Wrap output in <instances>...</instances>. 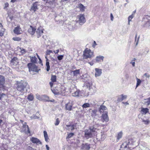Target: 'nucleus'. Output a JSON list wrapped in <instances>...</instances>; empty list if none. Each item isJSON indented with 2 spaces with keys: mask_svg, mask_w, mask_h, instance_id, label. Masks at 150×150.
<instances>
[{
  "mask_svg": "<svg viewBox=\"0 0 150 150\" xmlns=\"http://www.w3.org/2000/svg\"><path fill=\"white\" fill-rule=\"evenodd\" d=\"M122 100H123L122 98V96L121 95L120 96H119L118 98V99L117 100V101L118 102H121Z\"/></svg>",
  "mask_w": 150,
  "mask_h": 150,
  "instance_id": "45",
  "label": "nucleus"
},
{
  "mask_svg": "<svg viewBox=\"0 0 150 150\" xmlns=\"http://www.w3.org/2000/svg\"><path fill=\"white\" fill-rule=\"evenodd\" d=\"M141 112L142 114H146L149 112V109L147 108H142Z\"/></svg>",
  "mask_w": 150,
  "mask_h": 150,
  "instance_id": "25",
  "label": "nucleus"
},
{
  "mask_svg": "<svg viewBox=\"0 0 150 150\" xmlns=\"http://www.w3.org/2000/svg\"><path fill=\"white\" fill-rule=\"evenodd\" d=\"M23 127L24 131L25 132V133H30V131L29 130V129L28 126V127H24V126H23Z\"/></svg>",
  "mask_w": 150,
  "mask_h": 150,
  "instance_id": "30",
  "label": "nucleus"
},
{
  "mask_svg": "<svg viewBox=\"0 0 150 150\" xmlns=\"http://www.w3.org/2000/svg\"><path fill=\"white\" fill-rule=\"evenodd\" d=\"M72 96H79V92L76 91L72 93Z\"/></svg>",
  "mask_w": 150,
  "mask_h": 150,
  "instance_id": "40",
  "label": "nucleus"
},
{
  "mask_svg": "<svg viewBox=\"0 0 150 150\" xmlns=\"http://www.w3.org/2000/svg\"><path fill=\"white\" fill-rule=\"evenodd\" d=\"M36 98L39 100H41L42 99L40 97V95L38 94L36 95Z\"/></svg>",
  "mask_w": 150,
  "mask_h": 150,
  "instance_id": "46",
  "label": "nucleus"
},
{
  "mask_svg": "<svg viewBox=\"0 0 150 150\" xmlns=\"http://www.w3.org/2000/svg\"><path fill=\"white\" fill-rule=\"evenodd\" d=\"M134 14H132V15L129 16L128 17V24H129L130 21H131L132 19L134 17Z\"/></svg>",
  "mask_w": 150,
  "mask_h": 150,
  "instance_id": "36",
  "label": "nucleus"
},
{
  "mask_svg": "<svg viewBox=\"0 0 150 150\" xmlns=\"http://www.w3.org/2000/svg\"><path fill=\"white\" fill-rule=\"evenodd\" d=\"M38 2L36 1L34 3L32 6H31V7L30 9V11H33L34 12H35L38 9Z\"/></svg>",
  "mask_w": 150,
  "mask_h": 150,
  "instance_id": "11",
  "label": "nucleus"
},
{
  "mask_svg": "<svg viewBox=\"0 0 150 150\" xmlns=\"http://www.w3.org/2000/svg\"><path fill=\"white\" fill-rule=\"evenodd\" d=\"M121 96L123 100L126 99L127 98V96L126 95H123V94H122Z\"/></svg>",
  "mask_w": 150,
  "mask_h": 150,
  "instance_id": "53",
  "label": "nucleus"
},
{
  "mask_svg": "<svg viewBox=\"0 0 150 150\" xmlns=\"http://www.w3.org/2000/svg\"><path fill=\"white\" fill-rule=\"evenodd\" d=\"M28 67L29 69V71H34L35 72H38L36 65L32 63H30L28 64Z\"/></svg>",
  "mask_w": 150,
  "mask_h": 150,
  "instance_id": "5",
  "label": "nucleus"
},
{
  "mask_svg": "<svg viewBox=\"0 0 150 150\" xmlns=\"http://www.w3.org/2000/svg\"><path fill=\"white\" fill-rule=\"evenodd\" d=\"M59 123V118H57L56 119L55 125H57Z\"/></svg>",
  "mask_w": 150,
  "mask_h": 150,
  "instance_id": "50",
  "label": "nucleus"
},
{
  "mask_svg": "<svg viewBox=\"0 0 150 150\" xmlns=\"http://www.w3.org/2000/svg\"><path fill=\"white\" fill-rule=\"evenodd\" d=\"M21 53L22 54H24L25 52H26V50H25L24 49H21Z\"/></svg>",
  "mask_w": 150,
  "mask_h": 150,
  "instance_id": "49",
  "label": "nucleus"
},
{
  "mask_svg": "<svg viewBox=\"0 0 150 150\" xmlns=\"http://www.w3.org/2000/svg\"><path fill=\"white\" fill-rule=\"evenodd\" d=\"M98 112V111L97 110H94V116H96L97 114L96 113V112Z\"/></svg>",
  "mask_w": 150,
  "mask_h": 150,
  "instance_id": "60",
  "label": "nucleus"
},
{
  "mask_svg": "<svg viewBox=\"0 0 150 150\" xmlns=\"http://www.w3.org/2000/svg\"><path fill=\"white\" fill-rule=\"evenodd\" d=\"M57 77L55 75H52L51 78V82H50V85L52 88L53 85V83L56 81Z\"/></svg>",
  "mask_w": 150,
  "mask_h": 150,
  "instance_id": "15",
  "label": "nucleus"
},
{
  "mask_svg": "<svg viewBox=\"0 0 150 150\" xmlns=\"http://www.w3.org/2000/svg\"><path fill=\"white\" fill-rule=\"evenodd\" d=\"M36 31L37 36L38 38H39L42 35L43 33V28L42 27H40Z\"/></svg>",
  "mask_w": 150,
  "mask_h": 150,
  "instance_id": "8",
  "label": "nucleus"
},
{
  "mask_svg": "<svg viewBox=\"0 0 150 150\" xmlns=\"http://www.w3.org/2000/svg\"><path fill=\"white\" fill-rule=\"evenodd\" d=\"M28 99L29 100L32 101L34 99V97L33 95L30 94L28 95Z\"/></svg>",
  "mask_w": 150,
  "mask_h": 150,
  "instance_id": "38",
  "label": "nucleus"
},
{
  "mask_svg": "<svg viewBox=\"0 0 150 150\" xmlns=\"http://www.w3.org/2000/svg\"><path fill=\"white\" fill-rule=\"evenodd\" d=\"M46 147L47 150H49L50 147L48 146L47 145H46Z\"/></svg>",
  "mask_w": 150,
  "mask_h": 150,
  "instance_id": "62",
  "label": "nucleus"
},
{
  "mask_svg": "<svg viewBox=\"0 0 150 150\" xmlns=\"http://www.w3.org/2000/svg\"><path fill=\"white\" fill-rule=\"evenodd\" d=\"M110 18H111V20L112 21H113V15H112V13H111L110 14Z\"/></svg>",
  "mask_w": 150,
  "mask_h": 150,
  "instance_id": "55",
  "label": "nucleus"
},
{
  "mask_svg": "<svg viewBox=\"0 0 150 150\" xmlns=\"http://www.w3.org/2000/svg\"><path fill=\"white\" fill-rule=\"evenodd\" d=\"M134 139H129L127 141L125 142L122 144V146H124V148H126L127 147V145L129 144H134Z\"/></svg>",
  "mask_w": 150,
  "mask_h": 150,
  "instance_id": "9",
  "label": "nucleus"
},
{
  "mask_svg": "<svg viewBox=\"0 0 150 150\" xmlns=\"http://www.w3.org/2000/svg\"><path fill=\"white\" fill-rule=\"evenodd\" d=\"M139 38H140V37L139 36L138 37V38L137 39V42L136 43V45H138V42H139Z\"/></svg>",
  "mask_w": 150,
  "mask_h": 150,
  "instance_id": "61",
  "label": "nucleus"
},
{
  "mask_svg": "<svg viewBox=\"0 0 150 150\" xmlns=\"http://www.w3.org/2000/svg\"><path fill=\"white\" fill-rule=\"evenodd\" d=\"M73 105L71 103L69 102L65 105V108L66 110L71 111V110Z\"/></svg>",
  "mask_w": 150,
  "mask_h": 150,
  "instance_id": "17",
  "label": "nucleus"
},
{
  "mask_svg": "<svg viewBox=\"0 0 150 150\" xmlns=\"http://www.w3.org/2000/svg\"><path fill=\"white\" fill-rule=\"evenodd\" d=\"M107 111V109L105 106L100 105L99 108L98 112H99L100 113H104V112Z\"/></svg>",
  "mask_w": 150,
  "mask_h": 150,
  "instance_id": "13",
  "label": "nucleus"
},
{
  "mask_svg": "<svg viewBox=\"0 0 150 150\" xmlns=\"http://www.w3.org/2000/svg\"><path fill=\"white\" fill-rule=\"evenodd\" d=\"M9 4L8 3H6L5 4L4 8L5 9L8 6Z\"/></svg>",
  "mask_w": 150,
  "mask_h": 150,
  "instance_id": "52",
  "label": "nucleus"
},
{
  "mask_svg": "<svg viewBox=\"0 0 150 150\" xmlns=\"http://www.w3.org/2000/svg\"><path fill=\"white\" fill-rule=\"evenodd\" d=\"M16 86L17 90L21 93H23L25 90H26V91H27V90L26 88L29 87L28 83L22 80H21L20 81H17Z\"/></svg>",
  "mask_w": 150,
  "mask_h": 150,
  "instance_id": "2",
  "label": "nucleus"
},
{
  "mask_svg": "<svg viewBox=\"0 0 150 150\" xmlns=\"http://www.w3.org/2000/svg\"><path fill=\"white\" fill-rule=\"evenodd\" d=\"M38 114H39V112H37L36 113V115H33L31 116L30 117L31 119H38L39 118V115H38Z\"/></svg>",
  "mask_w": 150,
  "mask_h": 150,
  "instance_id": "24",
  "label": "nucleus"
},
{
  "mask_svg": "<svg viewBox=\"0 0 150 150\" xmlns=\"http://www.w3.org/2000/svg\"><path fill=\"white\" fill-rule=\"evenodd\" d=\"M52 50H47L46 53V55H49L51 53H52Z\"/></svg>",
  "mask_w": 150,
  "mask_h": 150,
  "instance_id": "47",
  "label": "nucleus"
},
{
  "mask_svg": "<svg viewBox=\"0 0 150 150\" xmlns=\"http://www.w3.org/2000/svg\"><path fill=\"white\" fill-rule=\"evenodd\" d=\"M59 52V50H57L55 51H54V52L55 53V54H57L58 52Z\"/></svg>",
  "mask_w": 150,
  "mask_h": 150,
  "instance_id": "59",
  "label": "nucleus"
},
{
  "mask_svg": "<svg viewBox=\"0 0 150 150\" xmlns=\"http://www.w3.org/2000/svg\"><path fill=\"white\" fill-rule=\"evenodd\" d=\"M122 132H119L117 136V139L118 140H119L122 137Z\"/></svg>",
  "mask_w": 150,
  "mask_h": 150,
  "instance_id": "34",
  "label": "nucleus"
},
{
  "mask_svg": "<svg viewBox=\"0 0 150 150\" xmlns=\"http://www.w3.org/2000/svg\"><path fill=\"white\" fill-rule=\"evenodd\" d=\"M95 76L97 77L101 76L102 74V69H100L96 68L95 69Z\"/></svg>",
  "mask_w": 150,
  "mask_h": 150,
  "instance_id": "14",
  "label": "nucleus"
},
{
  "mask_svg": "<svg viewBox=\"0 0 150 150\" xmlns=\"http://www.w3.org/2000/svg\"><path fill=\"white\" fill-rule=\"evenodd\" d=\"M45 58L46 59V65L47 67V69L46 70L47 71H48L50 70V66L49 64V62L48 59L47 58L46 55L45 56Z\"/></svg>",
  "mask_w": 150,
  "mask_h": 150,
  "instance_id": "20",
  "label": "nucleus"
},
{
  "mask_svg": "<svg viewBox=\"0 0 150 150\" xmlns=\"http://www.w3.org/2000/svg\"><path fill=\"white\" fill-rule=\"evenodd\" d=\"M5 29L3 27L2 24L0 23V36H2L4 35Z\"/></svg>",
  "mask_w": 150,
  "mask_h": 150,
  "instance_id": "23",
  "label": "nucleus"
},
{
  "mask_svg": "<svg viewBox=\"0 0 150 150\" xmlns=\"http://www.w3.org/2000/svg\"><path fill=\"white\" fill-rule=\"evenodd\" d=\"M104 58V57L100 55L96 57L95 60L97 62H101L103 61Z\"/></svg>",
  "mask_w": 150,
  "mask_h": 150,
  "instance_id": "21",
  "label": "nucleus"
},
{
  "mask_svg": "<svg viewBox=\"0 0 150 150\" xmlns=\"http://www.w3.org/2000/svg\"><path fill=\"white\" fill-rule=\"evenodd\" d=\"M90 106V105L88 103H85L83 104L82 105V107L83 108H86L89 107Z\"/></svg>",
  "mask_w": 150,
  "mask_h": 150,
  "instance_id": "41",
  "label": "nucleus"
},
{
  "mask_svg": "<svg viewBox=\"0 0 150 150\" xmlns=\"http://www.w3.org/2000/svg\"><path fill=\"white\" fill-rule=\"evenodd\" d=\"M14 33L17 35H19L21 34L22 31L19 26H17L15 27L13 30Z\"/></svg>",
  "mask_w": 150,
  "mask_h": 150,
  "instance_id": "12",
  "label": "nucleus"
},
{
  "mask_svg": "<svg viewBox=\"0 0 150 150\" xmlns=\"http://www.w3.org/2000/svg\"><path fill=\"white\" fill-rule=\"evenodd\" d=\"M108 112L107 111H105L104 112V113H103L101 116V121L100 120H97L96 121V123L94 125V129H96V128H95V127L96 128L100 127V126L102 125V123H101V121L104 122V121L106 122H108L109 120V118L108 115ZM96 131L94 130V134H96L95 132ZM96 135L94 134V136Z\"/></svg>",
  "mask_w": 150,
  "mask_h": 150,
  "instance_id": "1",
  "label": "nucleus"
},
{
  "mask_svg": "<svg viewBox=\"0 0 150 150\" xmlns=\"http://www.w3.org/2000/svg\"><path fill=\"white\" fill-rule=\"evenodd\" d=\"M137 83L136 84V88H137V87L141 83V81L139 79L137 78Z\"/></svg>",
  "mask_w": 150,
  "mask_h": 150,
  "instance_id": "39",
  "label": "nucleus"
},
{
  "mask_svg": "<svg viewBox=\"0 0 150 150\" xmlns=\"http://www.w3.org/2000/svg\"><path fill=\"white\" fill-rule=\"evenodd\" d=\"M78 17L79 18L78 21L80 25H82L85 22L86 19L84 15L80 14L78 16Z\"/></svg>",
  "mask_w": 150,
  "mask_h": 150,
  "instance_id": "7",
  "label": "nucleus"
},
{
  "mask_svg": "<svg viewBox=\"0 0 150 150\" xmlns=\"http://www.w3.org/2000/svg\"><path fill=\"white\" fill-rule=\"evenodd\" d=\"M48 3L50 4H53L54 3V2L53 1V0H52V1H49Z\"/></svg>",
  "mask_w": 150,
  "mask_h": 150,
  "instance_id": "56",
  "label": "nucleus"
},
{
  "mask_svg": "<svg viewBox=\"0 0 150 150\" xmlns=\"http://www.w3.org/2000/svg\"><path fill=\"white\" fill-rule=\"evenodd\" d=\"M5 94L4 93L1 94L0 93V100L1 99V98L3 96H5Z\"/></svg>",
  "mask_w": 150,
  "mask_h": 150,
  "instance_id": "54",
  "label": "nucleus"
},
{
  "mask_svg": "<svg viewBox=\"0 0 150 150\" xmlns=\"http://www.w3.org/2000/svg\"><path fill=\"white\" fill-rule=\"evenodd\" d=\"M122 103H123L124 104H125L126 105H129V103H128L127 102H123Z\"/></svg>",
  "mask_w": 150,
  "mask_h": 150,
  "instance_id": "63",
  "label": "nucleus"
},
{
  "mask_svg": "<svg viewBox=\"0 0 150 150\" xmlns=\"http://www.w3.org/2000/svg\"><path fill=\"white\" fill-rule=\"evenodd\" d=\"M18 58L16 57H14L11 60V64L14 65H16L18 64Z\"/></svg>",
  "mask_w": 150,
  "mask_h": 150,
  "instance_id": "19",
  "label": "nucleus"
},
{
  "mask_svg": "<svg viewBox=\"0 0 150 150\" xmlns=\"http://www.w3.org/2000/svg\"><path fill=\"white\" fill-rule=\"evenodd\" d=\"M23 126H24V127H28V125H26V122H24L23 124Z\"/></svg>",
  "mask_w": 150,
  "mask_h": 150,
  "instance_id": "57",
  "label": "nucleus"
},
{
  "mask_svg": "<svg viewBox=\"0 0 150 150\" xmlns=\"http://www.w3.org/2000/svg\"><path fill=\"white\" fill-rule=\"evenodd\" d=\"M79 8L80 9V11H84L85 9V7L81 4H80L79 5Z\"/></svg>",
  "mask_w": 150,
  "mask_h": 150,
  "instance_id": "31",
  "label": "nucleus"
},
{
  "mask_svg": "<svg viewBox=\"0 0 150 150\" xmlns=\"http://www.w3.org/2000/svg\"><path fill=\"white\" fill-rule=\"evenodd\" d=\"M61 88H59L58 90H57L56 89H51L52 91V92L55 94L56 95H58L59 94H60L61 93L60 91Z\"/></svg>",
  "mask_w": 150,
  "mask_h": 150,
  "instance_id": "22",
  "label": "nucleus"
},
{
  "mask_svg": "<svg viewBox=\"0 0 150 150\" xmlns=\"http://www.w3.org/2000/svg\"><path fill=\"white\" fill-rule=\"evenodd\" d=\"M93 127L92 128H90L89 129H85L83 132L84 133L85 137L87 139L91 138L92 136V132L94 131L93 130Z\"/></svg>",
  "mask_w": 150,
  "mask_h": 150,
  "instance_id": "4",
  "label": "nucleus"
},
{
  "mask_svg": "<svg viewBox=\"0 0 150 150\" xmlns=\"http://www.w3.org/2000/svg\"><path fill=\"white\" fill-rule=\"evenodd\" d=\"M81 148L84 150H89L90 147L88 145L86 144L83 145Z\"/></svg>",
  "mask_w": 150,
  "mask_h": 150,
  "instance_id": "27",
  "label": "nucleus"
},
{
  "mask_svg": "<svg viewBox=\"0 0 150 150\" xmlns=\"http://www.w3.org/2000/svg\"><path fill=\"white\" fill-rule=\"evenodd\" d=\"M76 126L75 125H67L65 129L69 130L71 131L76 128Z\"/></svg>",
  "mask_w": 150,
  "mask_h": 150,
  "instance_id": "16",
  "label": "nucleus"
},
{
  "mask_svg": "<svg viewBox=\"0 0 150 150\" xmlns=\"http://www.w3.org/2000/svg\"><path fill=\"white\" fill-rule=\"evenodd\" d=\"M31 62L33 63H36L37 62V58L35 56L31 57L30 56Z\"/></svg>",
  "mask_w": 150,
  "mask_h": 150,
  "instance_id": "26",
  "label": "nucleus"
},
{
  "mask_svg": "<svg viewBox=\"0 0 150 150\" xmlns=\"http://www.w3.org/2000/svg\"><path fill=\"white\" fill-rule=\"evenodd\" d=\"M36 28L32 26H30L28 30V32L32 36L36 32Z\"/></svg>",
  "mask_w": 150,
  "mask_h": 150,
  "instance_id": "10",
  "label": "nucleus"
},
{
  "mask_svg": "<svg viewBox=\"0 0 150 150\" xmlns=\"http://www.w3.org/2000/svg\"><path fill=\"white\" fill-rule=\"evenodd\" d=\"M44 135L45 139V140L46 142H48L49 139V137L46 131H44L43 132Z\"/></svg>",
  "mask_w": 150,
  "mask_h": 150,
  "instance_id": "28",
  "label": "nucleus"
},
{
  "mask_svg": "<svg viewBox=\"0 0 150 150\" xmlns=\"http://www.w3.org/2000/svg\"><path fill=\"white\" fill-rule=\"evenodd\" d=\"M144 76L146 78H149L150 77V75L147 73H145L144 74Z\"/></svg>",
  "mask_w": 150,
  "mask_h": 150,
  "instance_id": "51",
  "label": "nucleus"
},
{
  "mask_svg": "<svg viewBox=\"0 0 150 150\" xmlns=\"http://www.w3.org/2000/svg\"><path fill=\"white\" fill-rule=\"evenodd\" d=\"M4 77L2 76H0V85H3L4 83Z\"/></svg>",
  "mask_w": 150,
  "mask_h": 150,
  "instance_id": "29",
  "label": "nucleus"
},
{
  "mask_svg": "<svg viewBox=\"0 0 150 150\" xmlns=\"http://www.w3.org/2000/svg\"><path fill=\"white\" fill-rule=\"evenodd\" d=\"M145 21L146 23L144 24L145 25L146 27H149L150 26V20L146 19Z\"/></svg>",
  "mask_w": 150,
  "mask_h": 150,
  "instance_id": "33",
  "label": "nucleus"
},
{
  "mask_svg": "<svg viewBox=\"0 0 150 150\" xmlns=\"http://www.w3.org/2000/svg\"><path fill=\"white\" fill-rule=\"evenodd\" d=\"M142 122L145 125H148L149 123V121L148 120H142Z\"/></svg>",
  "mask_w": 150,
  "mask_h": 150,
  "instance_id": "48",
  "label": "nucleus"
},
{
  "mask_svg": "<svg viewBox=\"0 0 150 150\" xmlns=\"http://www.w3.org/2000/svg\"><path fill=\"white\" fill-rule=\"evenodd\" d=\"M92 55V53L91 51L90 50L86 48L83 51V59H87L91 57Z\"/></svg>",
  "mask_w": 150,
  "mask_h": 150,
  "instance_id": "3",
  "label": "nucleus"
},
{
  "mask_svg": "<svg viewBox=\"0 0 150 150\" xmlns=\"http://www.w3.org/2000/svg\"><path fill=\"white\" fill-rule=\"evenodd\" d=\"M31 140L33 143H35L37 144H41V142L39 139L34 137H32Z\"/></svg>",
  "mask_w": 150,
  "mask_h": 150,
  "instance_id": "18",
  "label": "nucleus"
},
{
  "mask_svg": "<svg viewBox=\"0 0 150 150\" xmlns=\"http://www.w3.org/2000/svg\"><path fill=\"white\" fill-rule=\"evenodd\" d=\"M145 103L147 106L150 105V98L145 100Z\"/></svg>",
  "mask_w": 150,
  "mask_h": 150,
  "instance_id": "35",
  "label": "nucleus"
},
{
  "mask_svg": "<svg viewBox=\"0 0 150 150\" xmlns=\"http://www.w3.org/2000/svg\"><path fill=\"white\" fill-rule=\"evenodd\" d=\"M130 64H132V66L133 67H134L135 66V62H130Z\"/></svg>",
  "mask_w": 150,
  "mask_h": 150,
  "instance_id": "58",
  "label": "nucleus"
},
{
  "mask_svg": "<svg viewBox=\"0 0 150 150\" xmlns=\"http://www.w3.org/2000/svg\"><path fill=\"white\" fill-rule=\"evenodd\" d=\"M72 72L73 73L74 76H77L78 74H79L80 73V70L76 69L72 71Z\"/></svg>",
  "mask_w": 150,
  "mask_h": 150,
  "instance_id": "32",
  "label": "nucleus"
},
{
  "mask_svg": "<svg viewBox=\"0 0 150 150\" xmlns=\"http://www.w3.org/2000/svg\"><path fill=\"white\" fill-rule=\"evenodd\" d=\"M64 57L63 55H59L57 57V58L58 60H62Z\"/></svg>",
  "mask_w": 150,
  "mask_h": 150,
  "instance_id": "44",
  "label": "nucleus"
},
{
  "mask_svg": "<svg viewBox=\"0 0 150 150\" xmlns=\"http://www.w3.org/2000/svg\"><path fill=\"white\" fill-rule=\"evenodd\" d=\"M12 39L15 41H19L21 40V38L17 37H15L13 38Z\"/></svg>",
  "mask_w": 150,
  "mask_h": 150,
  "instance_id": "37",
  "label": "nucleus"
},
{
  "mask_svg": "<svg viewBox=\"0 0 150 150\" xmlns=\"http://www.w3.org/2000/svg\"><path fill=\"white\" fill-rule=\"evenodd\" d=\"M74 133L72 132L70 133L67 134V137L68 138H70L71 137L74 135Z\"/></svg>",
  "mask_w": 150,
  "mask_h": 150,
  "instance_id": "42",
  "label": "nucleus"
},
{
  "mask_svg": "<svg viewBox=\"0 0 150 150\" xmlns=\"http://www.w3.org/2000/svg\"><path fill=\"white\" fill-rule=\"evenodd\" d=\"M62 0H53V1L54 2V3L59 4L62 1Z\"/></svg>",
  "mask_w": 150,
  "mask_h": 150,
  "instance_id": "43",
  "label": "nucleus"
},
{
  "mask_svg": "<svg viewBox=\"0 0 150 150\" xmlns=\"http://www.w3.org/2000/svg\"><path fill=\"white\" fill-rule=\"evenodd\" d=\"M95 128H96L98 131V133L96 135V139L98 140H104L105 138V135L104 134H103L102 132H100L99 131V127L96 128L95 127Z\"/></svg>",
  "mask_w": 150,
  "mask_h": 150,
  "instance_id": "6",
  "label": "nucleus"
},
{
  "mask_svg": "<svg viewBox=\"0 0 150 150\" xmlns=\"http://www.w3.org/2000/svg\"><path fill=\"white\" fill-rule=\"evenodd\" d=\"M17 0H11V2L12 3L15 2Z\"/></svg>",
  "mask_w": 150,
  "mask_h": 150,
  "instance_id": "64",
  "label": "nucleus"
}]
</instances>
